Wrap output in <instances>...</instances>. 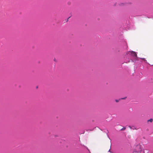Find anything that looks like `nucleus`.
<instances>
[{"label":"nucleus","instance_id":"6e6552de","mask_svg":"<svg viewBox=\"0 0 153 153\" xmlns=\"http://www.w3.org/2000/svg\"><path fill=\"white\" fill-rule=\"evenodd\" d=\"M109 152H111L110 151V149L109 150Z\"/></svg>","mask_w":153,"mask_h":153},{"label":"nucleus","instance_id":"0eeeda50","mask_svg":"<svg viewBox=\"0 0 153 153\" xmlns=\"http://www.w3.org/2000/svg\"><path fill=\"white\" fill-rule=\"evenodd\" d=\"M128 127H129L130 128H131V126H128Z\"/></svg>","mask_w":153,"mask_h":153},{"label":"nucleus","instance_id":"f257e3e1","mask_svg":"<svg viewBox=\"0 0 153 153\" xmlns=\"http://www.w3.org/2000/svg\"><path fill=\"white\" fill-rule=\"evenodd\" d=\"M130 54L134 56L137 57V54L135 52L133 51H130Z\"/></svg>","mask_w":153,"mask_h":153},{"label":"nucleus","instance_id":"f03ea898","mask_svg":"<svg viewBox=\"0 0 153 153\" xmlns=\"http://www.w3.org/2000/svg\"><path fill=\"white\" fill-rule=\"evenodd\" d=\"M125 99V98H121V99H119V100H115V101L116 102H119V101H120V100L121 99H122V100H123V99Z\"/></svg>","mask_w":153,"mask_h":153},{"label":"nucleus","instance_id":"7ed1b4c3","mask_svg":"<svg viewBox=\"0 0 153 153\" xmlns=\"http://www.w3.org/2000/svg\"><path fill=\"white\" fill-rule=\"evenodd\" d=\"M126 129V128L125 127H124L123 128H122L121 129V131H123L125 130Z\"/></svg>","mask_w":153,"mask_h":153},{"label":"nucleus","instance_id":"423d86ee","mask_svg":"<svg viewBox=\"0 0 153 153\" xmlns=\"http://www.w3.org/2000/svg\"><path fill=\"white\" fill-rule=\"evenodd\" d=\"M120 5L121 6H123V3L121 4H120Z\"/></svg>","mask_w":153,"mask_h":153},{"label":"nucleus","instance_id":"39448f33","mask_svg":"<svg viewBox=\"0 0 153 153\" xmlns=\"http://www.w3.org/2000/svg\"><path fill=\"white\" fill-rule=\"evenodd\" d=\"M141 59H142L143 60H144V61H145V62H146V60L145 59V58H141Z\"/></svg>","mask_w":153,"mask_h":153},{"label":"nucleus","instance_id":"20e7f679","mask_svg":"<svg viewBox=\"0 0 153 153\" xmlns=\"http://www.w3.org/2000/svg\"><path fill=\"white\" fill-rule=\"evenodd\" d=\"M153 121V120L152 119H151L149 120H148V121H150L151 122H152Z\"/></svg>","mask_w":153,"mask_h":153}]
</instances>
